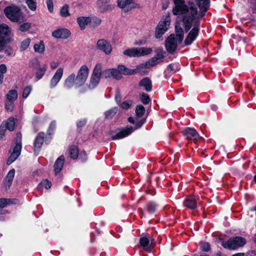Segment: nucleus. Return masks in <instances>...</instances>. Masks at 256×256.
I'll use <instances>...</instances> for the list:
<instances>
[{"mask_svg":"<svg viewBox=\"0 0 256 256\" xmlns=\"http://www.w3.org/2000/svg\"><path fill=\"white\" fill-rule=\"evenodd\" d=\"M174 6L172 12L177 16L176 24L180 26L182 23L184 30L188 32L192 26V29L188 33L185 41L186 45L190 44L196 38L198 32V26L200 20L204 16V14H199L198 8L194 3L186 4L184 0H174Z\"/></svg>","mask_w":256,"mask_h":256,"instance_id":"nucleus-1","label":"nucleus"},{"mask_svg":"<svg viewBox=\"0 0 256 256\" xmlns=\"http://www.w3.org/2000/svg\"><path fill=\"white\" fill-rule=\"evenodd\" d=\"M176 34H170L166 40L165 46L168 52H174L177 48L178 46L180 44L184 38V30L182 28L176 24Z\"/></svg>","mask_w":256,"mask_h":256,"instance_id":"nucleus-2","label":"nucleus"},{"mask_svg":"<svg viewBox=\"0 0 256 256\" xmlns=\"http://www.w3.org/2000/svg\"><path fill=\"white\" fill-rule=\"evenodd\" d=\"M6 17L13 22L23 20L24 16L19 7L14 5L6 6L4 10Z\"/></svg>","mask_w":256,"mask_h":256,"instance_id":"nucleus-3","label":"nucleus"},{"mask_svg":"<svg viewBox=\"0 0 256 256\" xmlns=\"http://www.w3.org/2000/svg\"><path fill=\"white\" fill-rule=\"evenodd\" d=\"M246 244V240L240 236L232 238L227 240H222V246L228 250H236L244 246Z\"/></svg>","mask_w":256,"mask_h":256,"instance_id":"nucleus-4","label":"nucleus"},{"mask_svg":"<svg viewBox=\"0 0 256 256\" xmlns=\"http://www.w3.org/2000/svg\"><path fill=\"white\" fill-rule=\"evenodd\" d=\"M152 52V50L150 48H132L125 50L123 52V54L129 57H140L150 54Z\"/></svg>","mask_w":256,"mask_h":256,"instance_id":"nucleus-5","label":"nucleus"},{"mask_svg":"<svg viewBox=\"0 0 256 256\" xmlns=\"http://www.w3.org/2000/svg\"><path fill=\"white\" fill-rule=\"evenodd\" d=\"M102 64L97 63L94 66L90 75L88 87L89 88H93L96 87L99 84L102 78Z\"/></svg>","mask_w":256,"mask_h":256,"instance_id":"nucleus-6","label":"nucleus"},{"mask_svg":"<svg viewBox=\"0 0 256 256\" xmlns=\"http://www.w3.org/2000/svg\"><path fill=\"white\" fill-rule=\"evenodd\" d=\"M170 21L171 19L169 14L166 15L162 18L156 28L155 36L156 38H160L168 30Z\"/></svg>","mask_w":256,"mask_h":256,"instance_id":"nucleus-7","label":"nucleus"},{"mask_svg":"<svg viewBox=\"0 0 256 256\" xmlns=\"http://www.w3.org/2000/svg\"><path fill=\"white\" fill-rule=\"evenodd\" d=\"M90 69L86 64L81 66L78 70L76 78V86L80 87L83 86L88 78Z\"/></svg>","mask_w":256,"mask_h":256,"instance_id":"nucleus-8","label":"nucleus"},{"mask_svg":"<svg viewBox=\"0 0 256 256\" xmlns=\"http://www.w3.org/2000/svg\"><path fill=\"white\" fill-rule=\"evenodd\" d=\"M156 54L154 56L150 59L146 64H142L137 67V68H149L153 66L162 61L164 57L165 52L162 48H158L156 50Z\"/></svg>","mask_w":256,"mask_h":256,"instance_id":"nucleus-9","label":"nucleus"},{"mask_svg":"<svg viewBox=\"0 0 256 256\" xmlns=\"http://www.w3.org/2000/svg\"><path fill=\"white\" fill-rule=\"evenodd\" d=\"M22 134L18 133L16 134V146L13 148L12 152L10 156L8 158L7 164H10L13 162L20 156L22 150Z\"/></svg>","mask_w":256,"mask_h":256,"instance_id":"nucleus-10","label":"nucleus"},{"mask_svg":"<svg viewBox=\"0 0 256 256\" xmlns=\"http://www.w3.org/2000/svg\"><path fill=\"white\" fill-rule=\"evenodd\" d=\"M139 242L142 250L148 252H150L156 245L154 239L149 234L142 236Z\"/></svg>","mask_w":256,"mask_h":256,"instance_id":"nucleus-11","label":"nucleus"},{"mask_svg":"<svg viewBox=\"0 0 256 256\" xmlns=\"http://www.w3.org/2000/svg\"><path fill=\"white\" fill-rule=\"evenodd\" d=\"M11 34L10 28L6 24H0V52L5 47V36H8Z\"/></svg>","mask_w":256,"mask_h":256,"instance_id":"nucleus-12","label":"nucleus"},{"mask_svg":"<svg viewBox=\"0 0 256 256\" xmlns=\"http://www.w3.org/2000/svg\"><path fill=\"white\" fill-rule=\"evenodd\" d=\"M117 3L118 6L125 12L138 7V4H135L134 0H118Z\"/></svg>","mask_w":256,"mask_h":256,"instance_id":"nucleus-13","label":"nucleus"},{"mask_svg":"<svg viewBox=\"0 0 256 256\" xmlns=\"http://www.w3.org/2000/svg\"><path fill=\"white\" fill-rule=\"evenodd\" d=\"M96 48L98 50L102 51L106 54H110L112 51L110 44L104 39H100L97 42Z\"/></svg>","mask_w":256,"mask_h":256,"instance_id":"nucleus-14","label":"nucleus"},{"mask_svg":"<svg viewBox=\"0 0 256 256\" xmlns=\"http://www.w3.org/2000/svg\"><path fill=\"white\" fill-rule=\"evenodd\" d=\"M16 120L12 118H10L4 124V126L1 125L0 126V135L2 138V136L4 135L5 129L4 127H6L9 130L12 131L15 127Z\"/></svg>","mask_w":256,"mask_h":256,"instance_id":"nucleus-15","label":"nucleus"},{"mask_svg":"<svg viewBox=\"0 0 256 256\" xmlns=\"http://www.w3.org/2000/svg\"><path fill=\"white\" fill-rule=\"evenodd\" d=\"M64 72V68H58L56 72L54 73V76L52 78L50 82V87L53 88L55 87L58 82L61 80Z\"/></svg>","mask_w":256,"mask_h":256,"instance_id":"nucleus-16","label":"nucleus"},{"mask_svg":"<svg viewBox=\"0 0 256 256\" xmlns=\"http://www.w3.org/2000/svg\"><path fill=\"white\" fill-rule=\"evenodd\" d=\"M70 32L66 28H58L52 32V36L56 38L65 39L70 36Z\"/></svg>","mask_w":256,"mask_h":256,"instance_id":"nucleus-17","label":"nucleus"},{"mask_svg":"<svg viewBox=\"0 0 256 256\" xmlns=\"http://www.w3.org/2000/svg\"><path fill=\"white\" fill-rule=\"evenodd\" d=\"M182 134L188 140H197L199 136V134L193 128H186L182 132Z\"/></svg>","mask_w":256,"mask_h":256,"instance_id":"nucleus-18","label":"nucleus"},{"mask_svg":"<svg viewBox=\"0 0 256 256\" xmlns=\"http://www.w3.org/2000/svg\"><path fill=\"white\" fill-rule=\"evenodd\" d=\"M133 131L132 126L126 127L120 132H118L116 134L112 136V138L113 140H118L124 138L130 134Z\"/></svg>","mask_w":256,"mask_h":256,"instance_id":"nucleus-19","label":"nucleus"},{"mask_svg":"<svg viewBox=\"0 0 256 256\" xmlns=\"http://www.w3.org/2000/svg\"><path fill=\"white\" fill-rule=\"evenodd\" d=\"M97 6L100 10L102 12H106L112 8L110 0H98Z\"/></svg>","mask_w":256,"mask_h":256,"instance_id":"nucleus-20","label":"nucleus"},{"mask_svg":"<svg viewBox=\"0 0 256 256\" xmlns=\"http://www.w3.org/2000/svg\"><path fill=\"white\" fill-rule=\"evenodd\" d=\"M184 206L191 210L197 208L196 200L194 196H190L186 199L184 202Z\"/></svg>","mask_w":256,"mask_h":256,"instance_id":"nucleus-21","label":"nucleus"},{"mask_svg":"<svg viewBox=\"0 0 256 256\" xmlns=\"http://www.w3.org/2000/svg\"><path fill=\"white\" fill-rule=\"evenodd\" d=\"M74 86H76V78L74 74H72L66 79L64 86L66 88H69Z\"/></svg>","mask_w":256,"mask_h":256,"instance_id":"nucleus-22","label":"nucleus"},{"mask_svg":"<svg viewBox=\"0 0 256 256\" xmlns=\"http://www.w3.org/2000/svg\"><path fill=\"white\" fill-rule=\"evenodd\" d=\"M44 134H40L36 138L34 143V152H38L43 144L44 141Z\"/></svg>","mask_w":256,"mask_h":256,"instance_id":"nucleus-23","label":"nucleus"},{"mask_svg":"<svg viewBox=\"0 0 256 256\" xmlns=\"http://www.w3.org/2000/svg\"><path fill=\"white\" fill-rule=\"evenodd\" d=\"M196 1L200 8V10L198 12L204 14L210 6L209 0H196Z\"/></svg>","mask_w":256,"mask_h":256,"instance_id":"nucleus-24","label":"nucleus"},{"mask_svg":"<svg viewBox=\"0 0 256 256\" xmlns=\"http://www.w3.org/2000/svg\"><path fill=\"white\" fill-rule=\"evenodd\" d=\"M90 22L91 18L88 16H80L77 18V22L82 30L84 29Z\"/></svg>","mask_w":256,"mask_h":256,"instance_id":"nucleus-25","label":"nucleus"},{"mask_svg":"<svg viewBox=\"0 0 256 256\" xmlns=\"http://www.w3.org/2000/svg\"><path fill=\"white\" fill-rule=\"evenodd\" d=\"M64 156H60L56 160L55 162L54 165V172L56 174L60 172L61 170H62V168L64 166Z\"/></svg>","mask_w":256,"mask_h":256,"instance_id":"nucleus-26","label":"nucleus"},{"mask_svg":"<svg viewBox=\"0 0 256 256\" xmlns=\"http://www.w3.org/2000/svg\"><path fill=\"white\" fill-rule=\"evenodd\" d=\"M140 86L144 87L146 90L150 92L152 90V81L148 78H145L140 82Z\"/></svg>","mask_w":256,"mask_h":256,"instance_id":"nucleus-27","label":"nucleus"},{"mask_svg":"<svg viewBox=\"0 0 256 256\" xmlns=\"http://www.w3.org/2000/svg\"><path fill=\"white\" fill-rule=\"evenodd\" d=\"M14 174L15 170L14 169H12L8 172L4 180V184L6 186L10 188L14 178Z\"/></svg>","mask_w":256,"mask_h":256,"instance_id":"nucleus-28","label":"nucleus"},{"mask_svg":"<svg viewBox=\"0 0 256 256\" xmlns=\"http://www.w3.org/2000/svg\"><path fill=\"white\" fill-rule=\"evenodd\" d=\"M118 68L121 74H134L138 72L136 69L130 70L123 65L118 66Z\"/></svg>","mask_w":256,"mask_h":256,"instance_id":"nucleus-29","label":"nucleus"},{"mask_svg":"<svg viewBox=\"0 0 256 256\" xmlns=\"http://www.w3.org/2000/svg\"><path fill=\"white\" fill-rule=\"evenodd\" d=\"M34 50L35 52L42 54L45 51V46L43 41L40 40L34 46Z\"/></svg>","mask_w":256,"mask_h":256,"instance_id":"nucleus-30","label":"nucleus"},{"mask_svg":"<svg viewBox=\"0 0 256 256\" xmlns=\"http://www.w3.org/2000/svg\"><path fill=\"white\" fill-rule=\"evenodd\" d=\"M47 69V66L46 64L43 65L42 66H40L37 70L36 72V77L38 80H40L44 76Z\"/></svg>","mask_w":256,"mask_h":256,"instance_id":"nucleus-31","label":"nucleus"},{"mask_svg":"<svg viewBox=\"0 0 256 256\" xmlns=\"http://www.w3.org/2000/svg\"><path fill=\"white\" fill-rule=\"evenodd\" d=\"M128 120L130 122L136 124V129L140 128L145 122V120L143 118L139 120L136 118V120H134V118L132 117H130Z\"/></svg>","mask_w":256,"mask_h":256,"instance_id":"nucleus-32","label":"nucleus"},{"mask_svg":"<svg viewBox=\"0 0 256 256\" xmlns=\"http://www.w3.org/2000/svg\"><path fill=\"white\" fill-rule=\"evenodd\" d=\"M6 100L14 102L18 98V92L15 90H10L6 96Z\"/></svg>","mask_w":256,"mask_h":256,"instance_id":"nucleus-33","label":"nucleus"},{"mask_svg":"<svg viewBox=\"0 0 256 256\" xmlns=\"http://www.w3.org/2000/svg\"><path fill=\"white\" fill-rule=\"evenodd\" d=\"M69 154L72 159H76L78 156V150L76 146H72L69 148Z\"/></svg>","mask_w":256,"mask_h":256,"instance_id":"nucleus-34","label":"nucleus"},{"mask_svg":"<svg viewBox=\"0 0 256 256\" xmlns=\"http://www.w3.org/2000/svg\"><path fill=\"white\" fill-rule=\"evenodd\" d=\"M145 112V108L142 105H138L136 108V118L138 119L141 118Z\"/></svg>","mask_w":256,"mask_h":256,"instance_id":"nucleus-35","label":"nucleus"},{"mask_svg":"<svg viewBox=\"0 0 256 256\" xmlns=\"http://www.w3.org/2000/svg\"><path fill=\"white\" fill-rule=\"evenodd\" d=\"M30 39L29 38H26L22 40L20 44V48L21 51L26 50L29 46L30 43Z\"/></svg>","mask_w":256,"mask_h":256,"instance_id":"nucleus-36","label":"nucleus"},{"mask_svg":"<svg viewBox=\"0 0 256 256\" xmlns=\"http://www.w3.org/2000/svg\"><path fill=\"white\" fill-rule=\"evenodd\" d=\"M7 72V67L5 64L0 65V84H2L4 81V74Z\"/></svg>","mask_w":256,"mask_h":256,"instance_id":"nucleus-37","label":"nucleus"},{"mask_svg":"<svg viewBox=\"0 0 256 256\" xmlns=\"http://www.w3.org/2000/svg\"><path fill=\"white\" fill-rule=\"evenodd\" d=\"M60 14L62 17H68L70 16L69 7L68 5L64 6L60 10Z\"/></svg>","mask_w":256,"mask_h":256,"instance_id":"nucleus-38","label":"nucleus"},{"mask_svg":"<svg viewBox=\"0 0 256 256\" xmlns=\"http://www.w3.org/2000/svg\"><path fill=\"white\" fill-rule=\"evenodd\" d=\"M112 70V77L116 80H120L122 78V75L120 74L119 70L116 68H111Z\"/></svg>","mask_w":256,"mask_h":256,"instance_id":"nucleus-39","label":"nucleus"},{"mask_svg":"<svg viewBox=\"0 0 256 256\" xmlns=\"http://www.w3.org/2000/svg\"><path fill=\"white\" fill-rule=\"evenodd\" d=\"M52 186L50 182L48 180H44L39 184V187L41 188H45L46 190H48Z\"/></svg>","mask_w":256,"mask_h":256,"instance_id":"nucleus-40","label":"nucleus"},{"mask_svg":"<svg viewBox=\"0 0 256 256\" xmlns=\"http://www.w3.org/2000/svg\"><path fill=\"white\" fill-rule=\"evenodd\" d=\"M26 3L32 10H35L36 8V0H26Z\"/></svg>","mask_w":256,"mask_h":256,"instance_id":"nucleus-41","label":"nucleus"},{"mask_svg":"<svg viewBox=\"0 0 256 256\" xmlns=\"http://www.w3.org/2000/svg\"><path fill=\"white\" fill-rule=\"evenodd\" d=\"M111 77H112L111 68L106 69L104 70H102V78H110Z\"/></svg>","mask_w":256,"mask_h":256,"instance_id":"nucleus-42","label":"nucleus"},{"mask_svg":"<svg viewBox=\"0 0 256 256\" xmlns=\"http://www.w3.org/2000/svg\"><path fill=\"white\" fill-rule=\"evenodd\" d=\"M32 90V87L31 86H26L24 90L22 92V98H26L30 94Z\"/></svg>","mask_w":256,"mask_h":256,"instance_id":"nucleus-43","label":"nucleus"},{"mask_svg":"<svg viewBox=\"0 0 256 256\" xmlns=\"http://www.w3.org/2000/svg\"><path fill=\"white\" fill-rule=\"evenodd\" d=\"M40 62L37 58H34L32 60L30 66L34 70H37L40 66Z\"/></svg>","mask_w":256,"mask_h":256,"instance_id":"nucleus-44","label":"nucleus"},{"mask_svg":"<svg viewBox=\"0 0 256 256\" xmlns=\"http://www.w3.org/2000/svg\"><path fill=\"white\" fill-rule=\"evenodd\" d=\"M140 98L142 102L144 104H148L150 102V98L146 94L142 93L140 95Z\"/></svg>","mask_w":256,"mask_h":256,"instance_id":"nucleus-45","label":"nucleus"},{"mask_svg":"<svg viewBox=\"0 0 256 256\" xmlns=\"http://www.w3.org/2000/svg\"><path fill=\"white\" fill-rule=\"evenodd\" d=\"M31 26V24L28 22H25L22 24H21L20 26V30L21 32H26L28 30Z\"/></svg>","mask_w":256,"mask_h":256,"instance_id":"nucleus-46","label":"nucleus"},{"mask_svg":"<svg viewBox=\"0 0 256 256\" xmlns=\"http://www.w3.org/2000/svg\"><path fill=\"white\" fill-rule=\"evenodd\" d=\"M6 108L10 112L13 110L14 107V102L6 100L5 103Z\"/></svg>","mask_w":256,"mask_h":256,"instance_id":"nucleus-47","label":"nucleus"},{"mask_svg":"<svg viewBox=\"0 0 256 256\" xmlns=\"http://www.w3.org/2000/svg\"><path fill=\"white\" fill-rule=\"evenodd\" d=\"M132 102L131 100L126 101L120 104V106L124 110L128 109L132 105Z\"/></svg>","mask_w":256,"mask_h":256,"instance_id":"nucleus-48","label":"nucleus"},{"mask_svg":"<svg viewBox=\"0 0 256 256\" xmlns=\"http://www.w3.org/2000/svg\"><path fill=\"white\" fill-rule=\"evenodd\" d=\"M101 20L98 18H94L92 20L91 19L92 25L94 27L98 26L101 24Z\"/></svg>","mask_w":256,"mask_h":256,"instance_id":"nucleus-49","label":"nucleus"},{"mask_svg":"<svg viewBox=\"0 0 256 256\" xmlns=\"http://www.w3.org/2000/svg\"><path fill=\"white\" fill-rule=\"evenodd\" d=\"M156 206L154 203H150L147 205V209L150 213L154 212L156 210Z\"/></svg>","mask_w":256,"mask_h":256,"instance_id":"nucleus-50","label":"nucleus"},{"mask_svg":"<svg viewBox=\"0 0 256 256\" xmlns=\"http://www.w3.org/2000/svg\"><path fill=\"white\" fill-rule=\"evenodd\" d=\"M10 203V200L6 198H0V208H4Z\"/></svg>","mask_w":256,"mask_h":256,"instance_id":"nucleus-51","label":"nucleus"},{"mask_svg":"<svg viewBox=\"0 0 256 256\" xmlns=\"http://www.w3.org/2000/svg\"><path fill=\"white\" fill-rule=\"evenodd\" d=\"M200 248L202 250L208 252L210 250V245L208 242H202L200 244Z\"/></svg>","mask_w":256,"mask_h":256,"instance_id":"nucleus-52","label":"nucleus"},{"mask_svg":"<svg viewBox=\"0 0 256 256\" xmlns=\"http://www.w3.org/2000/svg\"><path fill=\"white\" fill-rule=\"evenodd\" d=\"M4 50L5 53L9 56H14V50L10 47H6L5 46L3 50Z\"/></svg>","mask_w":256,"mask_h":256,"instance_id":"nucleus-53","label":"nucleus"},{"mask_svg":"<svg viewBox=\"0 0 256 256\" xmlns=\"http://www.w3.org/2000/svg\"><path fill=\"white\" fill-rule=\"evenodd\" d=\"M117 112V109L114 108L112 110H111L109 111H108L106 113V116L107 118H111L114 116Z\"/></svg>","mask_w":256,"mask_h":256,"instance_id":"nucleus-54","label":"nucleus"},{"mask_svg":"<svg viewBox=\"0 0 256 256\" xmlns=\"http://www.w3.org/2000/svg\"><path fill=\"white\" fill-rule=\"evenodd\" d=\"M46 5L48 10L50 12H52L54 10L53 6V0H46Z\"/></svg>","mask_w":256,"mask_h":256,"instance_id":"nucleus-55","label":"nucleus"},{"mask_svg":"<svg viewBox=\"0 0 256 256\" xmlns=\"http://www.w3.org/2000/svg\"><path fill=\"white\" fill-rule=\"evenodd\" d=\"M170 4V0H162V8L163 10L166 9Z\"/></svg>","mask_w":256,"mask_h":256,"instance_id":"nucleus-56","label":"nucleus"},{"mask_svg":"<svg viewBox=\"0 0 256 256\" xmlns=\"http://www.w3.org/2000/svg\"><path fill=\"white\" fill-rule=\"evenodd\" d=\"M60 64L58 62H52L50 63V66L52 69L56 68Z\"/></svg>","mask_w":256,"mask_h":256,"instance_id":"nucleus-57","label":"nucleus"},{"mask_svg":"<svg viewBox=\"0 0 256 256\" xmlns=\"http://www.w3.org/2000/svg\"><path fill=\"white\" fill-rule=\"evenodd\" d=\"M86 123V120H81L78 122L77 126L78 127H82Z\"/></svg>","mask_w":256,"mask_h":256,"instance_id":"nucleus-58","label":"nucleus"},{"mask_svg":"<svg viewBox=\"0 0 256 256\" xmlns=\"http://www.w3.org/2000/svg\"><path fill=\"white\" fill-rule=\"evenodd\" d=\"M56 122H52L50 126L49 130H54L56 128Z\"/></svg>","mask_w":256,"mask_h":256,"instance_id":"nucleus-59","label":"nucleus"},{"mask_svg":"<svg viewBox=\"0 0 256 256\" xmlns=\"http://www.w3.org/2000/svg\"><path fill=\"white\" fill-rule=\"evenodd\" d=\"M144 44V42L142 40L138 41L135 44L136 45H138V46L142 45Z\"/></svg>","mask_w":256,"mask_h":256,"instance_id":"nucleus-60","label":"nucleus"},{"mask_svg":"<svg viewBox=\"0 0 256 256\" xmlns=\"http://www.w3.org/2000/svg\"><path fill=\"white\" fill-rule=\"evenodd\" d=\"M116 102L118 103L120 102V96H116Z\"/></svg>","mask_w":256,"mask_h":256,"instance_id":"nucleus-61","label":"nucleus"},{"mask_svg":"<svg viewBox=\"0 0 256 256\" xmlns=\"http://www.w3.org/2000/svg\"><path fill=\"white\" fill-rule=\"evenodd\" d=\"M168 68H170L172 70H173V68H172V64H170L168 66Z\"/></svg>","mask_w":256,"mask_h":256,"instance_id":"nucleus-62","label":"nucleus"},{"mask_svg":"<svg viewBox=\"0 0 256 256\" xmlns=\"http://www.w3.org/2000/svg\"><path fill=\"white\" fill-rule=\"evenodd\" d=\"M254 182L256 183V174L254 176Z\"/></svg>","mask_w":256,"mask_h":256,"instance_id":"nucleus-63","label":"nucleus"},{"mask_svg":"<svg viewBox=\"0 0 256 256\" xmlns=\"http://www.w3.org/2000/svg\"><path fill=\"white\" fill-rule=\"evenodd\" d=\"M232 256H238V254H234Z\"/></svg>","mask_w":256,"mask_h":256,"instance_id":"nucleus-64","label":"nucleus"}]
</instances>
